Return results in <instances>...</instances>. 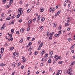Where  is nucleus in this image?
Returning <instances> with one entry per match:
<instances>
[{
  "instance_id": "nucleus-1",
  "label": "nucleus",
  "mask_w": 75,
  "mask_h": 75,
  "mask_svg": "<svg viewBox=\"0 0 75 75\" xmlns=\"http://www.w3.org/2000/svg\"><path fill=\"white\" fill-rule=\"evenodd\" d=\"M17 63H15V62H13L12 64V66H13L14 67H16V66H17Z\"/></svg>"
},
{
  "instance_id": "nucleus-2",
  "label": "nucleus",
  "mask_w": 75,
  "mask_h": 75,
  "mask_svg": "<svg viewBox=\"0 0 75 75\" xmlns=\"http://www.w3.org/2000/svg\"><path fill=\"white\" fill-rule=\"evenodd\" d=\"M71 69H69L67 70V73L68 74H69L70 72H72V70H71Z\"/></svg>"
},
{
  "instance_id": "nucleus-3",
  "label": "nucleus",
  "mask_w": 75,
  "mask_h": 75,
  "mask_svg": "<svg viewBox=\"0 0 75 75\" xmlns=\"http://www.w3.org/2000/svg\"><path fill=\"white\" fill-rule=\"evenodd\" d=\"M13 1V0H10L9 2V6H11V4H12Z\"/></svg>"
},
{
  "instance_id": "nucleus-4",
  "label": "nucleus",
  "mask_w": 75,
  "mask_h": 75,
  "mask_svg": "<svg viewBox=\"0 0 75 75\" xmlns=\"http://www.w3.org/2000/svg\"><path fill=\"white\" fill-rule=\"evenodd\" d=\"M1 54H3L4 52V48L2 47V48L1 49Z\"/></svg>"
},
{
  "instance_id": "nucleus-5",
  "label": "nucleus",
  "mask_w": 75,
  "mask_h": 75,
  "mask_svg": "<svg viewBox=\"0 0 75 75\" xmlns=\"http://www.w3.org/2000/svg\"><path fill=\"white\" fill-rule=\"evenodd\" d=\"M74 47H75V44L71 46V47H70V50H72L73 48H74Z\"/></svg>"
},
{
  "instance_id": "nucleus-6",
  "label": "nucleus",
  "mask_w": 75,
  "mask_h": 75,
  "mask_svg": "<svg viewBox=\"0 0 75 75\" xmlns=\"http://www.w3.org/2000/svg\"><path fill=\"white\" fill-rule=\"evenodd\" d=\"M32 21H32V20L30 19L28 21V24H31V23H32Z\"/></svg>"
},
{
  "instance_id": "nucleus-7",
  "label": "nucleus",
  "mask_w": 75,
  "mask_h": 75,
  "mask_svg": "<svg viewBox=\"0 0 75 75\" xmlns=\"http://www.w3.org/2000/svg\"><path fill=\"white\" fill-rule=\"evenodd\" d=\"M68 20L67 21V23H68L70 21H71V18H69L68 19Z\"/></svg>"
},
{
  "instance_id": "nucleus-8",
  "label": "nucleus",
  "mask_w": 75,
  "mask_h": 75,
  "mask_svg": "<svg viewBox=\"0 0 75 75\" xmlns=\"http://www.w3.org/2000/svg\"><path fill=\"white\" fill-rule=\"evenodd\" d=\"M45 53V50L44 51H42L41 52V55H42L44 54Z\"/></svg>"
},
{
  "instance_id": "nucleus-9",
  "label": "nucleus",
  "mask_w": 75,
  "mask_h": 75,
  "mask_svg": "<svg viewBox=\"0 0 75 75\" xmlns=\"http://www.w3.org/2000/svg\"><path fill=\"white\" fill-rule=\"evenodd\" d=\"M53 25L54 27H57V23H54Z\"/></svg>"
},
{
  "instance_id": "nucleus-10",
  "label": "nucleus",
  "mask_w": 75,
  "mask_h": 75,
  "mask_svg": "<svg viewBox=\"0 0 75 75\" xmlns=\"http://www.w3.org/2000/svg\"><path fill=\"white\" fill-rule=\"evenodd\" d=\"M54 52L53 51H51L50 52H49V54L50 55H51L53 54Z\"/></svg>"
},
{
  "instance_id": "nucleus-11",
  "label": "nucleus",
  "mask_w": 75,
  "mask_h": 75,
  "mask_svg": "<svg viewBox=\"0 0 75 75\" xmlns=\"http://www.w3.org/2000/svg\"><path fill=\"white\" fill-rule=\"evenodd\" d=\"M43 28H44V27H43V26H40L39 27V28L40 29H41V30H42V29H43Z\"/></svg>"
},
{
  "instance_id": "nucleus-12",
  "label": "nucleus",
  "mask_w": 75,
  "mask_h": 75,
  "mask_svg": "<svg viewBox=\"0 0 75 75\" xmlns=\"http://www.w3.org/2000/svg\"><path fill=\"white\" fill-rule=\"evenodd\" d=\"M11 18L10 17H8L7 18H6V20H11Z\"/></svg>"
},
{
  "instance_id": "nucleus-13",
  "label": "nucleus",
  "mask_w": 75,
  "mask_h": 75,
  "mask_svg": "<svg viewBox=\"0 0 75 75\" xmlns=\"http://www.w3.org/2000/svg\"><path fill=\"white\" fill-rule=\"evenodd\" d=\"M54 32H53L52 33H50V36H52V35H54Z\"/></svg>"
},
{
  "instance_id": "nucleus-14",
  "label": "nucleus",
  "mask_w": 75,
  "mask_h": 75,
  "mask_svg": "<svg viewBox=\"0 0 75 75\" xmlns=\"http://www.w3.org/2000/svg\"><path fill=\"white\" fill-rule=\"evenodd\" d=\"M45 20V18L44 17L42 18L41 20V21L42 22H43V21H44Z\"/></svg>"
},
{
  "instance_id": "nucleus-15",
  "label": "nucleus",
  "mask_w": 75,
  "mask_h": 75,
  "mask_svg": "<svg viewBox=\"0 0 75 75\" xmlns=\"http://www.w3.org/2000/svg\"><path fill=\"white\" fill-rule=\"evenodd\" d=\"M48 62L49 63H51V59L50 58L48 60Z\"/></svg>"
},
{
  "instance_id": "nucleus-16",
  "label": "nucleus",
  "mask_w": 75,
  "mask_h": 75,
  "mask_svg": "<svg viewBox=\"0 0 75 75\" xmlns=\"http://www.w3.org/2000/svg\"><path fill=\"white\" fill-rule=\"evenodd\" d=\"M43 11H44V9L42 8H40V12H43Z\"/></svg>"
},
{
  "instance_id": "nucleus-17",
  "label": "nucleus",
  "mask_w": 75,
  "mask_h": 75,
  "mask_svg": "<svg viewBox=\"0 0 75 75\" xmlns=\"http://www.w3.org/2000/svg\"><path fill=\"white\" fill-rule=\"evenodd\" d=\"M24 31V29L22 28L21 29V33H23Z\"/></svg>"
},
{
  "instance_id": "nucleus-18",
  "label": "nucleus",
  "mask_w": 75,
  "mask_h": 75,
  "mask_svg": "<svg viewBox=\"0 0 75 75\" xmlns=\"http://www.w3.org/2000/svg\"><path fill=\"white\" fill-rule=\"evenodd\" d=\"M21 11H23V10L22 11H18V13H20L19 14H20V15H21V14H23V13H22Z\"/></svg>"
},
{
  "instance_id": "nucleus-19",
  "label": "nucleus",
  "mask_w": 75,
  "mask_h": 75,
  "mask_svg": "<svg viewBox=\"0 0 75 75\" xmlns=\"http://www.w3.org/2000/svg\"><path fill=\"white\" fill-rule=\"evenodd\" d=\"M58 72L59 74H61L62 72V71H61V70H59L58 71Z\"/></svg>"
},
{
  "instance_id": "nucleus-20",
  "label": "nucleus",
  "mask_w": 75,
  "mask_h": 75,
  "mask_svg": "<svg viewBox=\"0 0 75 75\" xmlns=\"http://www.w3.org/2000/svg\"><path fill=\"white\" fill-rule=\"evenodd\" d=\"M60 13H61V11H59L57 12V14L58 15H59V14H60Z\"/></svg>"
},
{
  "instance_id": "nucleus-21",
  "label": "nucleus",
  "mask_w": 75,
  "mask_h": 75,
  "mask_svg": "<svg viewBox=\"0 0 75 75\" xmlns=\"http://www.w3.org/2000/svg\"><path fill=\"white\" fill-rule=\"evenodd\" d=\"M43 45V43H41V44L39 46V48L40 47H42Z\"/></svg>"
},
{
  "instance_id": "nucleus-22",
  "label": "nucleus",
  "mask_w": 75,
  "mask_h": 75,
  "mask_svg": "<svg viewBox=\"0 0 75 75\" xmlns=\"http://www.w3.org/2000/svg\"><path fill=\"white\" fill-rule=\"evenodd\" d=\"M34 54L35 55H37L38 54V52H35Z\"/></svg>"
},
{
  "instance_id": "nucleus-23",
  "label": "nucleus",
  "mask_w": 75,
  "mask_h": 75,
  "mask_svg": "<svg viewBox=\"0 0 75 75\" xmlns=\"http://www.w3.org/2000/svg\"><path fill=\"white\" fill-rule=\"evenodd\" d=\"M49 35H50V32H49L48 31L47 32L46 35H47V36H48Z\"/></svg>"
},
{
  "instance_id": "nucleus-24",
  "label": "nucleus",
  "mask_w": 75,
  "mask_h": 75,
  "mask_svg": "<svg viewBox=\"0 0 75 75\" xmlns=\"http://www.w3.org/2000/svg\"><path fill=\"white\" fill-rule=\"evenodd\" d=\"M14 47H11L10 48V49L11 50V51H12V50H14Z\"/></svg>"
},
{
  "instance_id": "nucleus-25",
  "label": "nucleus",
  "mask_w": 75,
  "mask_h": 75,
  "mask_svg": "<svg viewBox=\"0 0 75 75\" xmlns=\"http://www.w3.org/2000/svg\"><path fill=\"white\" fill-rule=\"evenodd\" d=\"M20 16H21V15H20V14H18L17 16V18H18Z\"/></svg>"
},
{
  "instance_id": "nucleus-26",
  "label": "nucleus",
  "mask_w": 75,
  "mask_h": 75,
  "mask_svg": "<svg viewBox=\"0 0 75 75\" xmlns=\"http://www.w3.org/2000/svg\"><path fill=\"white\" fill-rule=\"evenodd\" d=\"M13 55L16 56L17 55V53L16 52H14L13 54Z\"/></svg>"
},
{
  "instance_id": "nucleus-27",
  "label": "nucleus",
  "mask_w": 75,
  "mask_h": 75,
  "mask_svg": "<svg viewBox=\"0 0 75 75\" xmlns=\"http://www.w3.org/2000/svg\"><path fill=\"white\" fill-rule=\"evenodd\" d=\"M45 58H47V57H48V54L46 53L45 56Z\"/></svg>"
},
{
  "instance_id": "nucleus-28",
  "label": "nucleus",
  "mask_w": 75,
  "mask_h": 75,
  "mask_svg": "<svg viewBox=\"0 0 75 75\" xmlns=\"http://www.w3.org/2000/svg\"><path fill=\"white\" fill-rule=\"evenodd\" d=\"M52 37L51 36H50L49 38V40H52Z\"/></svg>"
},
{
  "instance_id": "nucleus-29",
  "label": "nucleus",
  "mask_w": 75,
  "mask_h": 75,
  "mask_svg": "<svg viewBox=\"0 0 75 75\" xmlns=\"http://www.w3.org/2000/svg\"><path fill=\"white\" fill-rule=\"evenodd\" d=\"M71 38H69L68 39V41L69 42H70V41H71Z\"/></svg>"
},
{
  "instance_id": "nucleus-30",
  "label": "nucleus",
  "mask_w": 75,
  "mask_h": 75,
  "mask_svg": "<svg viewBox=\"0 0 75 75\" xmlns=\"http://www.w3.org/2000/svg\"><path fill=\"white\" fill-rule=\"evenodd\" d=\"M30 11L31 10H30V9H28L27 11V12H28V13H30Z\"/></svg>"
},
{
  "instance_id": "nucleus-31",
  "label": "nucleus",
  "mask_w": 75,
  "mask_h": 75,
  "mask_svg": "<svg viewBox=\"0 0 75 75\" xmlns=\"http://www.w3.org/2000/svg\"><path fill=\"white\" fill-rule=\"evenodd\" d=\"M41 18V17L40 16H39L38 17V20H40V18Z\"/></svg>"
},
{
  "instance_id": "nucleus-32",
  "label": "nucleus",
  "mask_w": 75,
  "mask_h": 75,
  "mask_svg": "<svg viewBox=\"0 0 75 75\" xmlns=\"http://www.w3.org/2000/svg\"><path fill=\"white\" fill-rule=\"evenodd\" d=\"M63 62L62 61H61V62H58V64H61Z\"/></svg>"
},
{
  "instance_id": "nucleus-33",
  "label": "nucleus",
  "mask_w": 75,
  "mask_h": 75,
  "mask_svg": "<svg viewBox=\"0 0 75 75\" xmlns=\"http://www.w3.org/2000/svg\"><path fill=\"white\" fill-rule=\"evenodd\" d=\"M57 58H58V59H61L62 58V57L59 56H58Z\"/></svg>"
},
{
  "instance_id": "nucleus-34",
  "label": "nucleus",
  "mask_w": 75,
  "mask_h": 75,
  "mask_svg": "<svg viewBox=\"0 0 75 75\" xmlns=\"http://www.w3.org/2000/svg\"><path fill=\"white\" fill-rule=\"evenodd\" d=\"M55 37H59V35H58V34H55L54 35Z\"/></svg>"
},
{
  "instance_id": "nucleus-35",
  "label": "nucleus",
  "mask_w": 75,
  "mask_h": 75,
  "mask_svg": "<svg viewBox=\"0 0 75 75\" xmlns=\"http://www.w3.org/2000/svg\"><path fill=\"white\" fill-rule=\"evenodd\" d=\"M58 28L59 30H61V25H60V26L58 27Z\"/></svg>"
},
{
  "instance_id": "nucleus-36",
  "label": "nucleus",
  "mask_w": 75,
  "mask_h": 75,
  "mask_svg": "<svg viewBox=\"0 0 75 75\" xmlns=\"http://www.w3.org/2000/svg\"><path fill=\"white\" fill-rule=\"evenodd\" d=\"M3 3H6V0H2Z\"/></svg>"
},
{
  "instance_id": "nucleus-37",
  "label": "nucleus",
  "mask_w": 75,
  "mask_h": 75,
  "mask_svg": "<svg viewBox=\"0 0 75 75\" xmlns=\"http://www.w3.org/2000/svg\"><path fill=\"white\" fill-rule=\"evenodd\" d=\"M10 13H11V10H10L9 11H8V12L7 13L8 14H10Z\"/></svg>"
},
{
  "instance_id": "nucleus-38",
  "label": "nucleus",
  "mask_w": 75,
  "mask_h": 75,
  "mask_svg": "<svg viewBox=\"0 0 75 75\" xmlns=\"http://www.w3.org/2000/svg\"><path fill=\"white\" fill-rule=\"evenodd\" d=\"M54 11H55V8H53L52 10V13H54Z\"/></svg>"
},
{
  "instance_id": "nucleus-39",
  "label": "nucleus",
  "mask_w": 75,
  "mask_h": 75,
  "mask_svg": "<svg viewBox=\"0 0 75 75\" xmlns=\"http://www.w3.org/2000/svg\"><path fill=\"white\" fill-rule=\"evenodd\" d=\"M30 30V28H28L27 29V31H29Z\"/></svg>"
},
{
  "instance_id": "nucleus-40",
  "label": "nucleus",
  "mask_w": 75,
  "mask_h": 75,
  "mask_svg": "<svg viewBox=\"0 0 75 75\" xmlns=\"http://www.w3.org/2000/svg\"><path fill=\"white\" fill-rule=\"evenodd\" d=\"M18 67H20V65H21V63L20 62L18 63Z\"/></svg>"
},
{
  "instance_id": "nucleus-41",
  "label": "nucleus",
  "mask_w": 75,
  "mask_h": 75,
  "mask_svg": "<svg viewBox=\"0 0 75 75\" xmlns=\"http://www.w3.org/2000/svg\"><path fill=\"white\" fill-rule=\"evenodd\" d=\"M4 14L3 13L1 15V16L2 17H4Z\"/></svg>"
},
{
  "instance_id": "nucleus-42",
  "label": "nucleus",
  "mask_w": 75,
  "mask_h": 75,
  "mask_svg": "<svg viewBox=\"0 0 75 75\" xmlns=\"http://www.w3.org/2000/svg\"><path fill=\"white\" fill-rule=\"evenodd\" d=\"M21 69H23L24 68V66H22L21 67Z\"/></svg>"
},
{
  "instance_id": "nucleus-43",
  "label": "nucleus",
  "mask_w": 75,
  "mask_h": 75,
  "mask_svg": "<svg viewBox=\"0 0 75 75\" xmlns=\"http://www.w3.org/2000/svg\"><path fill=\"white\" fill-rule=\"evenodd\" d=\"M31 49H30V48H29L28 50V51L30 52H31Z\"/></svg>"
},
{
  "instance_id": "nucleus-44",
  "label": "nucleus",
  "mask_w": 75,
  "mask_h": 75,
  "mask_svg": "<svg viewBox=\"0 0 75 75\" xmlns=\"http://www.w3.org/2000/svg\"><path fill=\"white\" fill-rule=\"evenodd\" d=\"M16 34H19V31H17L16 32Z\"/></svg>"
},
{
  "instance_id": "nucleus-45",
  "label": "nucleus",
  "mask_w": 75,
  "mask_h": 75,
  "mask_svg": "<svg viewBox=\"0 0 75 75\" xmlns=\"http://www.w3.org/2000/svg\"><path fill=\"white\" fill-rule=\"evenodd\" d=\"M75 64V63H73V62L71 63V66L72 67V65H73V64Z\"/></svg>"
},
{
  "instance_id": "nucleus-46",
  "label": "nucleus",
  "mask_w": 75,
  "mask_h": 75,
  "mask_svg": "<svg viewBox=\"0 0 75 75\" xmlns=\"http://www.w3.org/2000/svg\"><path fill=\"white\" fill-rule=\"evenodd\" d=\"M14 14H13V16H11V18H13L14 17Z\"/></svg>"
},
{
  "instance_id": "nucleus-47",
  "label": "nucleus",
  "mask_w": 75,
  "mask_h": 75,
  "mask_svg": "<svg viewBox=\"0 0 75 75\" xmlns=\"http://www.w3.org/2000/svg\"><path fill=\"white\" fill-rule=\"evenodd\" d=\"M29 45H32V42H29Z\"/></svg>"
},
{
  "instance_id": "nucleus-48",
  "label": "nucleus",
  "mask_w": 75,
  "mask_h": 75,
  "mask_svg": "<svg viewBox=\"0 0 75 75\" xmlns=\"http://www.w3.org/2000/svg\"><path fill=\"white\" fill-rule=\"evenodd\" d=\"M58 57V55H55V57H54V58H57V57Z\"/></svg>"
},
{
  "instance_id": "nucleus-49",
  "label": "nucleus",
  "mask_w": 75,
  "mask_h": 75,
  "mask_svg": "<svg viewBox=\"0 0 75 75\" xmlns=\"http://www.w3.org/2000/svg\"><path fill=\"white\" fill-rule=\"evenodd\" d=\"M21 9H22V8H19L18 9V11H22V10H21Z\"/></svg>"
},
{
  "instance_id": "nucleus-50",
  "label": "nucleus",
  "mask_w": 75,
  "mask_h": 75,
  "mask_svg": "<svg viewBox=\"0 0 75 75\" xmlns=\"http://www.w3.org/2000/svg\"><path fill=\"white\" fill-rule=\"evenodd\" d=\"M35 20H36V18H35L33 19V21H35Z\"/></svg>"
},
{
  "instance_id": "nucleus-51",
  "label": "nucleus",
  "mask_w": 75,
  "mask_h": 75,
  "mask_svg": "<svg viewBox=\"0 0 75 75\" xmlns=\"http://www.w3.org/2000/svg\"><path fill=\"white\" fill-rule=\"evenodd\" d=\"M19 21L20 22V23H21V22H22V19L19 20Z\"/></svg>"
},
{
  "instance_id": "nucleus-52",
  "label": "nucleus",
  "mask_w": 75,
  "mask_h": 75,
  "mask_svg": "<svg viewBox=\"0 0 75 75\" xmlns=\"http://www.w3.org/2000/svg\"><path fill=\"white\" fill-rule=\"evenodd\" d=\"M16 72L15 71L13 72L12 73V75H14V74H15V73Z\"/></svg>"
},
{
  "instance_id": "nucleus-53",
  "label": "nucleus",
  "mask_w": 75,
  "mask_h": 75,
  "mask_svg": "<svg viewBox=\"0 0 75 75\" xmlns=\"http://www.w3.org/2000/svg\"><path fill=\"white\" fill-rule=\"evenodd\" d=\"M30 37H28L27 38V39L28 40H30Z\"/></svg>"
},
{
  "instance_id": "nucleus-54",
  "label": "nucleus",
  "mask_w": 75,
  "mask_h": 75,
  "mask_svg": "<svg viewBox=\"0 0 75 75\" xmlns=\"http://www.w3.org/2000/svg\"><path fill=\"white\" fill-rule=\"evenodd\" d=\"M13 32H14V29H12L11 30V33H13Z\"/></svg>"
},
{
  "instance_id": "nucleus-55",
  "label": "nucleus",
  "mask_w": 75,
  "mask_h": 75,
  "mask_svg": "<svg viewBox=\"0 0 75 75\" xmlns=\"http://www.w3.org/2000/svg\"><path fill=\"white\" fill-rule=\"evenodd\" d=\"M23 40H21L19 41V42L20 43H21V42H23Z\"/></svg>"
},
{
  "instance_id": "nucleus-56",
  "label": "nucleus",
  "mask_w": 75,
  "mask_h": 75,
  "mask_svg": "<svg viewBox=\"0 0 75 75\" xmlns=\"http://www.w3.org/2000/svg\"><path fill=\"white\" fill-rule=\"evenodd\" d=\"M30 48L32 50L33 48V46H31L30 47Z\"/></svg>"
},
{
  "instance_id": "nucleus-57",
  "label": "nucleus",
  "mask_w": 75,
  "mask_h": 75,
  "mask_svg": "<svg viewBox=\"0 0 75 75\" xmlns=\"http://www.w3.org/2000/svg\"><path fill=\"white\" fill-rule=\"evenodd\" d=\"M11 24H14V21H13L11 22Z\"/></svg>"
},
{
  "instance_id": "nucleus-58",
  "label": "nucleus",
  "mask_w": 75,
  "mask_h": 75,
  "mask_svg": "<svg viewBox=\"0 0 75 75\" xmlns=\"http://www.w3.org/2000/svg\"><path fill=\"white\" fill-rule=\"evenodd\" d=\"M23 62H25V61H26V59H23Z\"/></svg>"
},
{
  "instance_id": "nucleus-59",
  "label": "nucleus",
  "mask_w": 75,
  "mask_h": 75,
  "mask_svg": "<svg viewBox=\"0 0 75 75\" xmlns=\"http://www.w3.org/2000/svg\"><path fill=\"white\" fill-rule=\"evenodd\" d=\"M9 5H7L6 6V8H9Z\"/></svg>"
},
{
  "instance_id": "nucleus-60",
  "label": "nucleus",
  "mask_w": 75,
  "mask_h": 75,
  "mask_svg": "<svg viewBox=\"0 0 75 75\" xmlns=\"http://www.w3.org/2000/svg\"><path fill=\"white\" fill-rule=\"evenodd\" d=\"M12 34H10L9 35V37L10 38H11L12 37Z\"/></svg>"
},
{
  "instance_id": "nucleus-61",
  "label": "nucleus",
  "mask_w": 75,
  "mask_h": 75,
  "mask_svg": "<svg viewBox=\"0 0 75 75\" xmlns=\"http://www.w3.org/2000/svg\"><path fill=\"white\" fill-rule=\"evenodd\" d=\"M71 52L72 53H74V50H72L71 51Z\"/></svg>"
},
{
  "instance_id": "nucleus-62",
  "label": "nucleus",
  "mask_w": 75,
  "mask_h": 75,
  "mask_svg": "<svg viewBox=\"0 0 75 75\" xmlns=\"http://www.w3.org/2000/svg\"><path fill=\"white\" fill-rule=\"evenodd\" d=\"M1 65V67H3V65H4V64H3V63L1 64V65Z\"/></svg>"
},
{
  "instance_id": "nucleus-63",
  "label": "nucleus",
  "mask_w": 75,
  "mask_h": 75,
  "mask_svg": "<svg viewBox=\"0 0 75 75\" xmlns=\"http://www.w3.org/2000/svg\"><path fill=\"white\" fill-rule=\"evenodd\" d=\"M35 38H32V41H34V40H35Z\"/></svg>"
},
{
  "instance_id": "nucleus-64",
  "label": "nucleus",
  "mask_w": 75,
  "mask_h": 75,
  "mask_svg": "<svg viewBox=\"0 0 75 75\" xmlns=\"http://www.w3.org/2000/svg\"><path fill=\"white\" fill-rule=\"evenodd\" d=\"M58 6H57L56 7V9H58Z\"/></svg>"
}]
</instances>
